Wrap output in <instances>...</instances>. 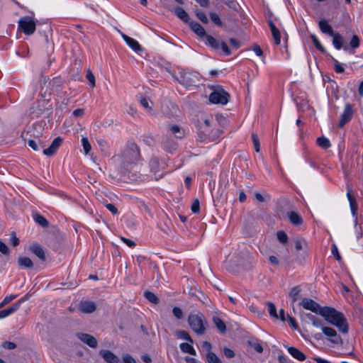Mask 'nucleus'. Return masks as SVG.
<instances>
[{"label":"nucleus","instance_id":"nucleus-1","mask_svg":"<svg viewBox=\"0 0 363 363\" xmlns=\"http://www.w3.org/2000/svg\"><path fill=\"white\" fill-rule=\"evenodd\" d=\"M325 320L336 326L338 330L344 334L348 333V324L342 313L337 311L334 308L325 306L320 314Z\"/></svg>","mask_w":363,"mask_h":363},{"label":"nucleus","instance_id":"nucleus-2","mask_svg":"<svg viewBox=\"0 0 363 363\" xmlns=\"http://www.w3.org/2000/svg\"><path fill=\"white\" fill-rule=\"evenodd\" d=\"M140 155L138 145L135 143H130L123 151L119 157L121 164V172L125 174L131 170L133 166L140 160Z\"/></svg>","mask_w":363,"mask_h":363},{"label":"nucleus","instance_id":"nucleus-3","mask_svg":"<svg viewBox=\"0 0 363 363\" xmlns=\"http://www.w3.org/2000/svg\"><path fill=\"white\" fill-rule=\"evenodd\" d=\"M188 323L191 330L197 335H203L208 326V322L203 313L198 312L190 314L188 317Z\"/></svg>","mask_w":363,"mask_h":363},{"label":"nucleus","instance_id":"nucleus-4","mask_svg":"<svg viewBox=\"0 0 363 363\" xmlns=\"http://www.w3.org/2000/svg\"><path fill=\"white\" fill-rule=\"evenodd\" d=\"M179 82L184 86H194L199 82V77L196 72L182 71L179 72Z\"/></svg>","mask_w":363,"mask_h":363},{"label":"nucleus","instance_id":"nucleus-5","mask_svg":"<svg viewBox=\"0 0 363 363\" xmlns=\"http://www.w3.org/2000/svg\"><path fill=\"white\" fill-rule=\"evenodd\" d=\"M230 95L223 89L214 90L209 96V101L213 104H226L229 101Z\"/></svg>","mask_w":363,"mask_h":363},{"label":"nucleus","instance_id":"nucleus-6","mask_svg":"<svg viewBox=\"0 0 363 363\" xmlns=\"http://www.w3.org/2000/svg\"><path fill=\"white\" fill-rule=\"evenodd\" d=\"M18 28L26 35H31L35 30V23L29 16H25L18 21Z\"/></svg>","mask_w":363,"mask_h":363},{"label":"nucleus","instance_id":"nucleus-7","mask_svg":"<svg viewBox=\"0 0 363 363\" xmlns=\"http://www.w3.org/2000/svg\"><path fill=\"white\" fill-rule=\"evenodd\" d=\"M323 333L329 337V341L335 345H342V340L341 337L337 335L336 330L330 327L323 326L322 327Z\"/></svg>","mask_w":363,"mask_h":363},{"label":"nucleus","instance_id":"nucleus-8","mask_svg":"<svg viewBox=\"0 0 363 363\" xmlns=\"http://www.w3.org/2000/svg\"><path fill=\"white\" fill-rule=\"evenodd\" d=\"M300 305L303 306V308L306 310H309L313 313L320 315L321 313V310L323 307H321L318 303L309 298H304L300 303Z\"/></svg>","mask_w":363,"mask_h":363},{"label":"nucleus","instance_id":"nucleus-9","mask_svg":"<svg viewBox=\"0 0 363 363\" xmlns=\"http://www.w3.org/2000/svg\"><path fill=\"white\" fill-rule=\"evenodd\" d=\"M352 106L350 104H347L345 106L343 113L341 114L338 126L340 128H342L347 123H348L352 119Z\"/></svg>","mask_w":363,"mask_h":363},{"label":"nucleus","instance_id":"nucleus-10","mask_svg":"<svg viewBox=\"0 0 363 363\" xmlns=\"http://www.w3.org/2000/svg\"><path fill=\"white\" fill-rule=\"evenodd\" d=\"M77 337L84 344L87 345L91 348H96L98 345L97 340L92 335L79 333L77 334Z\"/></svg>","mask_w":363,"mask_h":363},{"label":"nucleus","instance_id":"nucleus-11","mask_svg":"<svg viewBox=\"0 0 363 363\" xmlns=\"http://www.w3.org/2000/svg\"><path fill=\"white\" fill-rule=\"evenodd\" d=\"M62 143V138L61 137H57L52 142L51 145L48 148H45L43 150V154L48 156H51L54 155L58 147L61 145Z\"/></svg>","mask_w":363,"mask_h":363},{"label":"nucleus","instance_id":"nucleus-12","mask_svg":"<svg viewBox=\"0 0 363 363\" xmlns=\"http://www.w3.org/2000/svg\"><path fill=\"white\" fill-rule=\"evenodd\" d=\"M99 354L107 363H121L119 357L109 350H101Z\"/></svg>","mask_w":363,"mask_h":363},{"label":"nucleus","instance_id":"nucleus-13","mask_svg":"<svg viewBox=\"0 0 363 363\" xmlns=\"http://www.w3.org/2000/svg\"><path fill=\"white\" fill-rule=\"evenodd\" d=\"M23 302H24V299H20L11 306L0 311V319L6 318L7 316L16 312L20 308Z\"/></svg>","mask_w":363,"mask_h":363},{"label":"nucleus","instance_id":"nucleus-14","mask_svg":"<svg viewBox=\"0 0 363 363\" xmlns=\"http://www.w3.org/2000/svg\"><path fill=\"white\" fill-rule=\"evenodd\" d=\"M30 252H32L34 255H35L40 259L42 261H45V254L43 247L38 244V243H33L29 247Z\"/></svg>","mask_w":363,"mask_h":363},{"label":"nucleus","instance_id":"nucleus-15","mask_svg":"<svg viewBox=\"0 0 363 363\" xmlns=\"http://www.w3.org/2000/svg\"><path fill=\"white\" fill-rule=\"evenodd\" d=\"M168 130L171 134L174 135L177 138H182L185 135V132L178 125L170 124L167 126Z\"/></svg>","mask_w":363,"mask_h":363},{"label":"nucleus","instance_id":"nucleus-16","mask_svg":"<svg viewBox=\"0 0 363 363\" xmlns=\"http://www.w3.org/2000/svg\"><path fill=\"white\" fill-rule=\"evenodd\" d=\"M318 27L323 33L327 34L330 36L333 35V33H335L332 28V26L325 19H321L318 22Z\"/></svg>","mask_w":363,"mask_h":363},{"label":"nucleus","instance_id":"nucleus-17","mask_svg":"<svg viewBox=\"0 0 363 363\" xmlns=\"http://www.w3.org/2000/svg\"><path fill=\"white\" fill-rule=\"evenodd\" d=\"M122 38L125 41L129 47H130L134 51L138 52L142 50L141 46L135 39L128 36L125 34L122 33Z\"/></svg>","mask_w":363,"mask_h":363},{"label":"nucleus","instance_id":"nucleus-18","mask_svg":"<svg viewBox=\"0 0 363 363\" xmlns=\"http://www.w3.org/2000/svg\"><path fill=\"white\" fill-rule=\"evenodd\" d=\"M96 308V304L93 301H83L79 305L80 311L85 313H93Z\"/></svg>","mask_w":363,"mask_h":363},{"label":"nucleus","instance_id":"nucleus-19","mask_svg":"<svg viewBox=\"0 0 363 363\" xmlns=\"http://www.w3.org/2000/svg\"><path fill=\"white\" fill-rule=\"evenodd\" d=\"M189 27L199 37L204 38L206 36V33L204 28L199 23L195 21H190Z\"/></svg>","mask_w":363,"mask_h":363},{"label":"nucleus","instance_id":"nucleus-20","mask_svg":"<svg viewBox=\"0 0 363 363\" xmlns=\"http://www.w3.org/2000/svg\"><path fill=\"white\" fill-rule=\"evenodd\" d=\"M287 350L294 358L298 361H304L306 359V356L296 347H288Z\"/></svg>","mask_w":363,"mask_h":363},{"label":"nucleus","instance_id":"nucleus-21","mask_svg":"<svg viewBox=\"0 0 363 363\" xmlns=\"http://www.w3.org/2000/svg\"><path fill=\"white\" fill-rule=\"evenodd\" d=\"M347 197L349 200V202H350V208H351V212H352V214L354 217H356L357 216V204L356 203V201L354 199V198L352 196L351 194V189H348V191H347Z\"/></svg>","mask_w":363,"mask_h":363},{"label":"nucleus","instance_id":"nucleus-22","mask_svg":"<svg viewBox=\"0 0 363 363\" xmlns=\"http://www.w3.org/2000/svg\"><path fill=\"white\" fill-rule=\"evenodd\" d=\"M289 221L294 225H301L303 223V219L295 211H289L287 213Z\"/></svg>","mask_w":363,"mask_h":363},{"label":"nucleus","instance_id":"nucleus-23","mask_svg":"<svg viewBox=\"0 0 363 363\" xmlns=\"http://www.w3.org/2000/svg\"><path fill=\"white\" fill-rule=\"evenodd\" d=\"M269 28H270L275 44L279 45L280 42H281V35H280L279 30L275 26V25L274 24V23L272 21H270L269 22Z\"/></svg>","mask_w":363,"mask_h":363},{"label":"nucleus","instance_id":"nucleus-24","mask_svg":"<svg viewBox=\"0 0 363 363\" xmlns=\"http://www.w3.org/2000/svg\"><path fill=\"white\" fill-rule=\"evenodd\" d=\"M193 343L182 342L179 345L180 350L184 353H189L191 355H196V352L192 346Z\"/></svg>","mask_w":363,"mask_h":363},{"label":"nucleus","instance_id":"nucleus-25","mask_svg":"<svg viewBox=\"0 0 363 363\" xmlns=\"http://www.w3.org/2000/svg\"><path fill=\"white\" fill-rule=\"evenodd\" d=\"M18 264L22 268H32L33 267V261L27 257H19L18 258Z\"/></svg>","mask_w":363,"mask_h":363},{"label":"nucleus","instance_id":"nucleus-26","mask_svg":"<svg viewBox=\"0 0 363 363\" xmlns=\"http://www.w3.org/2000/svg\"><path fill=\"white\" fill-rule=\"evenodd\" d=\"M176 16L185 23H188L190 20L189 14L182 7H177L174 9Z\"/></svg>","mask_w":363,"mask_h":363},{"label":"nucleus","instance_id":"nucleus-27","mask_svg":"<svg viewBox=\"0 0 363 363\" xmlns=\"http://www.w3.org/2000/svg\"><path fill=\"white\" fill-rule=\"evenodd\" d=\"M331 37H333V44L334 47L337 50L341 49L343 43L342 36L340 33L335 32L333 35H331Z\"/></svg>","mask_w":363,"mask_h":363},{"label":"nucleus","instance_id":"nucleus-28","mask_svg":"<svg viewBox=\"0 0 363 363\" xmlns=\"http://www.w3.org/2000/svg\"><path fill=\"white\" fill-rule=\"evenodd\" d=\"M213 323L216 326L217 329L221 333H225L226 332V326L225 323L218 317L213 316L212 318Z\"/></svg>","mask_w":363,"mask_h":363},{"label":"nucleus","instance_id":"nucleus-29","mask_svg":"<svg viewBox=\"0 0 363 363\" xmlns=\"http://www.w3.org/2000/svg\"><path fill=\"white\" fill-rule=\"evenodd\" d=\"M317 145L323 149H328L331 146L330 140L325 137H319L316 140Z\"/></svg>","mask_w":363,"mask_h":363},{"label":"nucleus","instance_id":"nucleus-30","mask_svg":"<svg viewBox=\"0 0 363 363\" xmlns=\"http://www.w3.org/2000/svg\"><path fill=\"white\" fill-rule=\"evenodd\" d=\"M301 289L299 286L293 287L289 293V297L291 298V301L296 302L300 298Z\"/></svg>","mask_w":363,"mask_h":363},{"label":"nucleus","instance_id":"nucleus-31","mask_svg":"<svg viewBox=\"0 0 363 363\" xmlns=\"http://www.w3.org/2000/svg\"><path fill=\"white\" fill-rule=\"evenodd\" d=\"M35 221L38 223L42 227H48L49 225L48 221L46 220L45 217L40 214H35L33 216Z\"/></svg>","mask_w":363,"mask_h":363},{"label":"nucleus","instance_id":"nucleus-32","mask_svg":"<svg viewBox=\"0 0 363 363\" xmlns=\"http://www.w3.org/2000/svg\"><path fill=\"white\" fill-rule=\"evenodd\" d=\"M150 167L152 172H157L160 170V162L158 158L152 157L150 160Z\"/></svg>","mask_w":363,"mask_h":363},{"label":"nucleus","instance_id":"nucleus-33","mask_svg":"<svg viewBox=\"0 0 363 363\" xmlns=\"http://www.w3.org/2000/svg\"><path fill=\"white\" fill-rule=\"evenodd\" d=\"M206 360L208 363H222L221 359L213 352H209L206 354Z\"/></svg>","mask_w":363,"mask_h":363},{"label":"nucleus","instance_id":"nucleus-34","mask_svg":"<svg viewBox=\"0 0 363 363\" xmlns=\"http://www.w3.org/2000/svg\"><path fill=\"white\" fill-rule=\"evenodd\" d=\"M28 145L35 151H38L44 147V145L41 142L39 141L38 143H37L35 140H29L28 141Z\"/></svg>","mask_w":363,"mask_h":363},{"label":"nucleus","instance_id":"nucleus-35","mask_svg":"<svg viewBox=\"0 0 363 363\" xmlns=\"http://www.w3.org/2000/svg\"><path fill=\"white\" fill-rule=\"evenodd\" d=\"M176 334L179 338L185 340L189 342L190 343H194L193 339L191 337V336L186 331L178 330V331H177Z\"/></svg>","mask_w":363,"mask_h":363},{"label":"nucleus","instance_id":"nucleus-36","mask_svg":"<svg viewBox=\"0 0 363 363\" xmlns=\"http://www.w3.org/2000/svg\"><path fill=\"white\" fill-rule=\"evenodd\" d=\"M311 40L314 45V46L319 50L321 52H325V49L324 48V47L321 45L320 42L319 41V40L317 38V37L315 35H311Z\"/></svg>","mask_w":363,"mask_h":363},{"label":"nucleus","instance_id":"nucleus-37","mask_svg":"<svg viewBox=\"0 0 363 363\" xmlns=\"http://www.w3.org/2000/svg\"><path fill=\"white\" fill-rule=\"evenodd\" d=\"M144 296L150 302L152 303L156 304L159 303V298L155 294L151 291H145Z\"/></svg>","mask_w":363,"mask_h":363},{"label":"nucleus","instance_id":"nucleus-38","mask_svg":"<svg viewBox=\"0 0 363 363\" xmlns=\"http://www.w3.org/2000/svg\"><path fill=\"white\" fill-rule=\"evenodd\" d=\"M306 317L312 322V324L315 327H323L322 321L316 318L315 315L307 313Z\"/></svg>","mask_w":363,"mask_h":363},{"label":"nucleus","instance_id":"nucleus-39","mask_svg":"<svg viewBox=\"0 0 363 363\" xmlns=\"http://www.w3.org/2000/svg\"><path fill=\"white\" fill-rule=\"evenodd\" d=\"M204 38H206V39L210 46H211L212 48H213L215 49L218 48L219 43L213 36L206 34Z\"/></svg>","mask_w":363,"mask_h":363},{"label":"nucleus","instance_id":"nucleus-40","mask_svg":"<svg viewBox=\"0 0 363 363\" xmlns=\"http://www.w3.org/2000/svg\"><path fill=\"white\" fill-rule=\"evenodd\" d=\"M294 243L297 251H300L307 247V242L303 239H296Z\"/></svg>","mask_w":363,"mask_h":363},{"label":"nucleus","instance_id":"nucleus-41","mask_svg":"<svg viewBox=\"0 0 363 363\" xmlns=\"http://www.w3.org/2000/svg\"><path fill=\"white\" fill-rule=\"evenodd\" d=\"M267 306L269 315L274 318H279L275 305L272 303H268Z\"/></svg>","mask_w":363,"mask_h":363},{"label":"nucleus","instance_id":"nucleus-42","mask_svg":"<svg viewBox=\"0 0 363 363\" xmlns=\"http://www.w3.org/2000/svg\"><path fill=\"white\" fill-rule=\"evenodd\" d=\"M82 144L84 150L85 154H88L91 150V146L89 142V140L86 137H83L82 139Z\"/></svg>","mask_w":363,"mask_h":363},{"label":"nucleus","instance_id":"nucleus-43","mask_svg":"<svg viewBox=\"0 0 363 363\" xmlns=\"http://www.w3.org/2000/svg\"><path fill=\"white\" fill-rule=\"evenodd\" d=\"M140 103L148 111H152V106L150 105V101L147 98L141 96L140 97Z\"/></svg>","mask_w":363,"mask_h":363},{"label":"nucleus","instance_id":"nucleus-44","mask_svg":"<svg viewBox=\"0 0 363 363\" xmlns=\"http://www.w3.org/2000/svg\"><path fill=\"white\" fill-rule=\"evenodd\" d=\"M162 146L169 152H172V150L175 149V145H172V142L169 141L168 139L162 142Z\"/></svg>","mask_w":363,"mask_h":363},{"label":"nucleus","instance_id":"nucleus-45","mask_svg":"<svg viewBox=\"0 0 363 363\" xmlns=\"http://www.w3.org/2000/svg\"><path fill=\"white\" fill-rule=\"evenodd\" d=\"M86 77L89 82L91 86L94 87L96 86L95 77L90 69L87 70Z\"/></svg>","mask_w":363,"mask_h":363},{"label":"nucleus","instance_id":"nucleus-46","mask_svg":"<svg viewBox=\"0 0 363 363\" xmlns=\"http://www.w3.org/2000/svg\"><path fill=\"white\" fill-rule=\"evenodd\" d=\"M277 239L280 242L285 244L288 242V236L284 231L277 232Z\"/></svg>","mask_w":363,"mask_h":363},{"label":"nucleus","instance_id":"nucleus-47","mask_svg":"<svg viewBox=\"0 0 363 363\" xmlns=\"http://www.w3.org/2000/svg\"><path fill=\"white\" fill-rule=\"evenodd\" d=\"M196 17L203 23H207L208 22V18L206 13L201 11H196Z\"/></svg>","mask_w":363,"mask_h":363},{"label":"nucleus","instance_id":"nucleus-48","mask_svg":"<svg viewBox=\"0 0 363 363\" xmlns=\"http://www.w3.org/2000/svg\"><path fill=\"white\" fill-rule=\"evenodd\" d=\"M252 140L256 152H259V140L256 133L252 134Z\"/></svg>","mask_w":363,"mask_h":363},{"label":"nucleus","instance_id":"nucleus-49","mask_svg":"<svg viewBox=\"0 0 363 363\" xmlns=\"http://www.w3.org/2000/svg\"><path fill=\"white\" fill-rule=\"evenodd\" d=\"M350 45L351 48L355 49L359 46V39L357 35H354L350 40Z\"/></svg>","mask_w":363,"mask_h":363},{"label":"nucleus","instance_id":"nucleus-50","mask_svg":"<svg viewBox=\"0 0 363 363\" xmlns=\"http://www.w3.org/2000/svg\"><path fill=\"white\" fill-rule=\"evenodd\" d=\"M16 295H10L6 296L4 300L0 303V308H3L6 304L9 303L11 301L16 298Z\"/></svg>","mask_w":363,"mask_h":363},{"label":"nucleus","instance_id":"nucleus-51","mask_svg":"<svg viewBox=\"0 0 363 363\" xmlns=\"http://www.w3.org/2000/svg\"><path fill=\"white\" fill-rule=\"evenodd\" d=\"M210 18L211 21L217 26H222V21H220L219 16L218 14L215 13H210Z\"/></svg>","mask_w":363,"mask_h":363},{"label":"nucleus","instance_id":"nucleus-52","mask_svg":"<svg viewBox=\"0 0 363 363\" xmlns=\"http://www.w3.org/2000/svg\"><path fill=\"white\" fill-rule=\"evenodd\" d=\"M172 313L179 320L182 319L184 317L183 312L179 307H174L172 309Z\"/></svg>","mask_w":363,"mask_h":363},{"label":"nucleus","instance_id":"nucleus-53","mask_svg":"<svg viewBox=\"0 0 363 363\" xmlns=\"http://www.w3.org/2000/svg\"><path fill=\"white\" fill-rule=\"evenodd\" d=\"M335 70L337 73H343L345 72L344 67L338 62V61L333 58Z\"/></svg>","mask_w":363,"mask_h":363},{"label":"nucleus","instance_id":"nucleus-54","mask_svg":"<svg viewBox=\"0 0 363 363\" xmlns=\"http://www.w3.org/2000/svg\"><path fill=\"white\" fill-rule=\"evenodd\" d=\"M191 211L194 213H198L200 211V203L199 199H195L191 205Z\"/></svg>","mask_w":363,"mask_h":363},{"label":"nucleus","instance_id":"nucleus-55","mask_svg":"<svg viewBox=\"0 0 363 363\" xmlns=\"http://www.w3.org/2000/svg\"><path fill=\"white\" fill-rule=\"evenodd\" d=\"M331 251H332V254L334 255L335 259L337 261H340L341 259V257H340V253L338 252L337 247L335 244H333L332 245Z\"/></svg>","mask_w":363,"mask_h":363},{"label":"nucleus","instance_id":"nucleus-56","mask_svg":"<svg viewBox=\"0 0 363 363\" xmlns=\"http://www.w3.org/2000/svg\"><path fill=\"white\" fill-rule=\"evenodd\" d=\"M0 252L3 255H9V250L7 245L0 240Z\"/></svg>","mask_w":363,"mask_h":363},{"label":"nucleus","instance_id":"nucleus-57","mask_svg":"<svg viewBox=\"0 0 363 363\" xmlns=\"http://www.w3.org/2000/svg\"><path fill=\"white\" fill-rule=\"evenodd\" d=\"M223 354L228 358H233L235 356V352L228 347L223 349Z\"/></svg>","mask_w":363,"mask_h":363},{"label":"nucleus","instance_id":"nucleus-58","mask_svg":"<svg viewBox=\"0 0 363 363\" xmlns=\"http://www.w3.org/2000/svg\"><path fill=\"white\" fill-rule=\"evenodd\" d=\"M106 207L112 213L113 215H116L118 213V208L113 203H107Z\"/></svg>","mask_w":363,"mask_h":363},{"label":"nucleus","instance_id":"nucleus-59","mask_svg":"<svg viewBox=\"0 0 363 363\" xmlns=\"http://www.w3.org/2000/svg\"><path fill=\"white\" fill-rule=\"evenodd\" d=\"M10 235H11V244L13 245V247L17 246L19 244L18 238L16 236V234L14 232H11Z\"/></svg>","mask_w":363,"mask_h":363},{"label":"nucleus","instance_id":"nucleus-60","mask_svg":"<svg viewBox=\"0 0 363 363\" xmlns=\"http://www.w3.org/2000/svg\"><path fill=\"white\" fill-rule=\"evenodd\" d=\"M220 47H221L222 50L224 52V53L226 55H230L231 54V51L225 43L222 42L220 43Z\"/></svg>","mask_w":363,"mask_h":363},{"label":"nucleus","instance_id":"nucleus-61","mask_svg":"<svg viewBox=\"0 0 363 363\" xmlns=\"http://www.w3.org/2000/svg\"><path fill=\"white\" fill-rule=\"evenodd\" d=\"M249 344L259 353H261L263 352V347L262 346L258 343V342H256V343H254V344H252L250 342H249Z\"/></svg>","mask_w":363,"mask_h":363},{"label":"nucleus","instance_id":"nucleus-62","mask_svg":"<svg viewBox=\"0 0 363 363\" xmlns=\"http://www.w3.org/2000/svg\"><path fill=\"white\" fill-rule=\"evenodd\" d=\"M121 240H123V242L124 243H125L128 246H129L130 247H133L135 246V242L132 240H130V239H128L126 238H124V237H122L121 238Z\"/></svg>","mask_w":363,"mask_h":363},{"label":"nucleus","instance_id":"nucleus-63","mask_svg":"<svg viewBox=\"0 0 363 363\" xmlns=\"http://www.w3.org/2000/svg\"><path fill=\"white\" fill-rule=\"evenodd\" d=\"M73 116L76 118L81 117L84 114V108H77L75 109L73 113Z\"/></svg>","mask_w":363,"mask_h":363},{"label":"nucleus","instance_id":"nucleus-64","mask_svg":"<svg viewBox=\"0 0 363 363\" xmlns=\"http://www.w3.org/2000/svg\"><path fill=\"white\" fill-rule=\"evenodd\" d=\"M124 363H136L135 360L129 354H125L123 357Z\"/></svg>","mask_w":363,"mask_h":363}]
</instances>
